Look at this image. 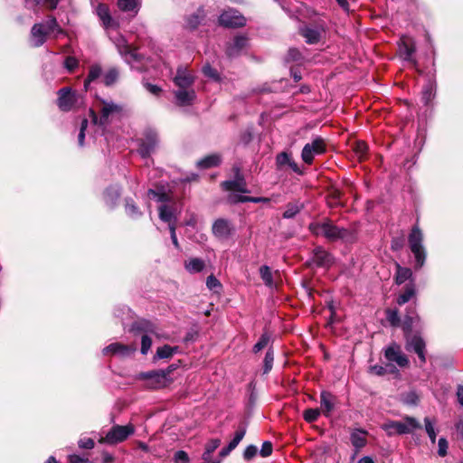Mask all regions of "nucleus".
<instances>
[{
	"instance_id": "obj_1",
	"label": "nucleus",
	"mask_w": 463,
	"mask_h": 463,
	"mask_svg": "<svg viewBox=\"0 0 463 463\" xmlns=\"http://www.w3.org/2000/svg\"><path fill=\"white\" fill-rule=\"evenodd\" d=\"M195 80L194 74L185 66H179L173 81L177 88L173 91L175 104L180 107L191 106L196 99L193 86Z\"/></svg>"
},
{
	"instance_id": "obj_2",
	"label": "nucleus",
	"mask_w": 463,
	"mask_h": 463,
	"mask_svg": "<svg viewBox=\"0 0 463 463\" xmlns=\"http://www.w3.org/2000/svg\"><path fill=\"white\" fill-rule=\"evenodd\" d=\"M309 231L316 236H323L330 241H353L355 235L353 231L339 227L330 220L309 224Z\"/></svg>"
},
{
	"instance_id": "obj_3",
	"label": "nucleus",
	"mask_w": 463,
	"mask_h": 463,
	"mask_svg": "<svg viewBox=\"0 0 463 463\" xmlns=\"http://www.w3.org/2000/svg\"><path fill=\"white\" fill-rule=\"evenodd\" d=\"M51 33L56 34L62 33L61 28L59 26L55 17H49L45 23H38L33 24L31 29L30 42L32 46L40 47L45 42L47 35Z\"/></svg>"
},
{
	"instance_id": "obj_4",
	"label": "nucleus",
	"mask_w": 463,
	"mask_h": 463,
	"mask_svg": "<svg viewBox=\"0 0 463 463\" xmlns=\"http://www.w3.org/2000/svg\"><path fill=\"white\" fill-rule=\"evenodd\" d=\"M388 436L412 433L421 428L420 423L413 417L406 416L402 421L389 420L382 425Z\"/></svg>"
},
{
	"instance_id": "obj_5",
	"label": "nucleus",
	"mask_w": 463,
	"mask_h": 463,
	"mask_svg": "<svg viewBox=\"0 0 463 463\" xmlns=\"http://www.w3.org/2000/svg\"><path fill=\"white\" fill-rule=\"evenodd\" d=\"M108 35L112 43L115 44L118 53L125 60L126 62L131 64L135 61H138L141 60V55L137 52V51L133 48L130 44H128L126 38L120 34L118 32L112 33L108 31Z\"/></svg>"
},
{
	"instance_id": "obj_6",
	"label": "nucleus",
	"mask_w": 463,
	"mask_h": 463,
	"mask_svg": "<svg viewBox=\"0 0 463 463\" xmlns=\"http://www.w3.org/2000/svg\"><path fill=\"white\" fill-rule=\"evenodd\" d=\"M408 241L410 249L415 258L416 269H420L425 263L426 251L422 244L423 233L419 226H413L409 235Z\"/></svg>"
},
{
	"instance_id": "obj_7",
	"label": "nucleus",
	"mask_w": 463,
	"mask_h": 463,
	"mask_svg": "<svg viewBox=\"0 0 463 463\" xmlns=\"http://www.w3.org/2000/svg\"><path fill=\"white\" fill-rule=\"evenodd\" d=\"M101 103L100 117L99 118L93 109H90V116L94 125L105 128L109 123L111 117L120 113L121 108L113 102L102 100Z\"/></svg>"
},
{
	"instance_id": "obj_8",
	"label": "nucleus",
	"mask_w": 463,
	"mask_h": 463,
	"mask_svg": "<svg viewBox=\"0 0 463 463\" xmlns=\"http://www.w3.org/2000/svg\"><path fill=\"white\" fill-rule=\"evenodd\" d=\"M172 372V368L167 370L152 371L148 373H142L138 378L146 381V386L150 389H159L166 386L170 383L168 377Z\"/></svg>"
},
{
	"instance_id": "obj_9",
	"label": "nucleus",
	"mask_w": 463,
	"mask_h": 463,
	"mask_svg": "<svg viewBox=\"0 0 463 463\" xmlns=\"http://www.w3.org/2000/svg\"><path fill=\"white\" fill-rule=\"evenodd\" d=\"M81 103V97L71 88H62L58 91L57 105L62 111H70Z\"/></svg>"
},
{
	"instance_id": "obj_10",
	"label": "nucleus",
	"mask_w": 463,
	"mask_h": 463,
	"mask_svg": "<svg viewBox=\"0 0 463 463\" xmlns=\"http://www.w3.org/2000/svg\"><path fill=\"white\" fill-rule=\"evenodd\" d=\"M326 152V142L320 137H315L311 143H307L304 146L301 152L302 160L311 165L316 156L322 155Z\"/></svg>"
},
{
	"instance_id": "obj_11",
	"label": "nucleus",
	"mask_w": 463,
	"mask_h": 463,
	"mask_svg": "<svg viewBox=\"0 0 463 463\" xmlns=\"http://www.w3.org/2000/svg\"><path fill=\"white\" fill-rule=\"evenodd\" d=\"M134 433V428L132 425L120 426L116 425L107 433L102 439V442L107 444H117L124 441L128 436Z\"/></svg>"
},
{
	"instance_id": "obj_12",
	"label": "nucleus",
	"mask_w": 463,
	"mask_h": 463,
	"mask_svg": "<svg viewBox=\"0 0 463 463\" xmlns=\"http://www.w3.org/2000/svg\"><path fill=\"white\" fill-rule=\"evenodd\" d=\"M158 144V137L156 131L148 129L140 140L138 154L143 158H147L156 149Z\"/></svg>"
},
{
	"instance_id": "obj_13",
	"label": "nucleus",
	"mask_w": 463,
	"mask_h": 463,
	"mask_svg": "<svg viewBox=\"0 0 463 463\" xmlns=\"http://www.w3.org/2000/svg\"><path fill=\"white\" fill-rule=\"evenodd\" d=\"M137 351L135 345H124L121 343H112L106 346L102 353L105 356H118L120 358H126L131 356Z\"/></svg>"
},
{
	"instance_id": "obj_14",
	"label": "nucleus",
	"mask_w": 463,
	"mask_h": 463,
	"mask_svg": "<svg viewBox=\"0 0 463 463\" xmlns=\"http://www.w3.org/2000/svg\"><path fill=\"white\" fill-rule=\"evenodd\" d=\"M219 22L225 27H241L245 24L246 20L238 11L228 9L220 15Z\"/></svg>"
},
{
	"instance_id": "obj_15",
	"label": "nucleus",
	"mask_w": 463,
	"mask_h": 463,
	"mask_svg": "<svg viewBox=\"0 0 463 463\" xmlns=\"http://www.w3.org/2000/svg\"><path fill=\"white\" fill-rule=\"evenodd\" d=\"M415 51L416 48L413 39L410 36L403 35L399 42V55L404 61H411L416 64V61L413 59Z\"/></svg>"
},
{
	"instance_id": "obj_16",
	"label": "nucleus",
	"mask_w": 463,
	"mask_h": 463,
	"mask_svg": "<svg viewBox=\"0 0 463 463\" xmlns=\"http://www.w3.org/2000/svg\"><path fill=\"white\" fill-rule=\"evenodd\" d=\"M212 230L215 237L221 240H225L233 233L234 226L231 221L220 218L213 222Z\"/></svg>"
},
{
	"instance_id": "obj_17",
	"label": "nucleus",
	"mask_w": 463,
	"mask_h": 463,
	"mask_svg": "<svg viewBox=\"0 0 463 463\" xmlns=\"http://www.w3.org/2000/svg\"><path fill=\"white\" fill-rule=\"evenodd\" d=\"M96 14L102 23L103 27L109 31L110 29L117 30L118 27V22H116L110 15L109 6L104 4H99L96 7Z\"/></svg>"
},
{
	"instance_id": "obj_18",
	"label": "nucleus",
	"mask_w": 463,
	"mask_h": 463,
	"mask_svg": "<svg viewBox=\"0 0 463 463\" xmlns=\"http://www.w3.org/2000/svg\"><path fill=\"white\" fill-rule=\"evenodd\" d=\"M406 349L415 352L420 362L425 363V342L419 335L408 336L406 339Z\"/></svg>"
},
{
	"instance_id": "obj_19",
	"label": "nucleus",
	"mask_w": 463,
	"mask_h": 463,
	"mask_svg": "<svg viewBox=\"0 0 463 463\" xmlns=\"http://www.w3.org/2000/svg\"><path fill=\"white\" fill-rule=\"evenodd\" d=\"M385 357L388 361L396 363L400 367H405L409 364L408 358L397 345H392L386 348Z\"/></svg>"
},
{
	"instance_id": "obj_20",
	"label": "nucleus",
	"mask_w": 463,
	"mask_h": 463,
	"mask_svg": "<svg viewBox=\"0 0 463 463\" xmlns=\"http://www.w3.org/2000/svg\"><path fill=\"white\" fill-rule=\"evenodd\" d=\"M247 44L248 39L245 36H236L232 42L228 44L226 53L229 57H235L246 48Z\"/></svg>"
},
{
	"instance_id": "obj_21",
	"label": "nucleus",
	"mask_w": 463,
	"mask_h": 463,
	"mask_svg": "<svg viewBox=\"0 0 463 463\" xmlns=\"http://www.w3.org/2000/svg\"><path fill=\"white\" fill-rule=\"evenodd\" d=\"M312 260L316 265L323 268L329 267L333 262V258L330 253L320 247L315 249Z\"/></svg>"
},
{
	"instance_id": "obj_22",
	"label": "nucleus",
	"mask_w": 463,
	"mask_h": 463,
	"mask_svg": "<svg viewBox=\"0 0 463 463\" xmlns=\"http://www.w3.org/2000/svg\"><path fill=\"white\" fill-rule=\"evenodd\" d=\"M300 33L309 44L317 43L321 37V30L316 27L305 26L300 29Z\"/></svg>"
},
{
	"instance_id": "obj_23",
	"label": "nucleus",
	"mask_w": 463,
	"mask_h": 463,
	"mask_svg": "<svg viewBox=\"0 0 463 463\" xmlns=\"http://www.w3.org/2000/svg\"><path fill=\"white\" fill-rule=\"evenodd\" d=\"M222 187L228 191H236L240 193H249L246 183L242 177H238L235 180L225 181L222 183Z\"/></svg>"
},
{
	"instance_id": "obj_24",
	"label": "nucleus",
	"mask_w": 463,
	"mask_h": 463,
	"mask_svg": "<svg viewBox=\"0 0 463 463\" xmlns=\"http://www.w3.org/2000/svg\"><path fill=\"white\" fill-rule=\"evenodd\" d=\"M321 410L326 416H329L335 408V398L327 392H322L320 395Z\"/></svg>"
},
{
	"instance_id": "obj_25",
	"label": "nucleus",
	"mask_w": 463,
	"mask_h": 463,
	"mask_svg": "<svg viewBox=\"0 0 463 463\" xmlns=\"http://www.w3.org/2000/svg\"><path fill=\"white\" fill-rule=\"evenodd\" d=\"M205 267V263L202 259L191 258L184 261V268L189 273H198Z\"/></svg>"
},
{
	"instance_id": "obj_26",
	"label": "nucleus",
	"mask_w": 463,
	"mask_h": 463,
	"mask_svg": "<svg viewBox=\"0 0 463 463\" xmlns=\"http://www.w3.org/2000/svg\"><path fill=\"white\" fill-rule=\"evenodd\" d=\"M366 431L356 430L351 434V442L356 449L364 448L366 444Z\"/></svg>"
},
{
	"instance_id": "obj_27",
	"label": "nucleus",
	"mask_w": 463,
	"mask_h": 463,
	"mask_svg": "<svg viewBox=\"0 0 463 463\" xmlns=\"http://www.w3.org/2000/svg\"><path fill=\"white\" fill-rule=\"evenodd\" d=\"M221 163L219 155H210L197 162V166L203 169L217 166Z\"/></svg>"
},
{
	"instance_id": "obj_28",
	"label": "nucleus",
	"mask_w": 463,
	"mask_h": 463,
	"mask_svg": "<svg viewBox=\"0 0 463 463\" xmlns=\"http://www.w3.org/2000/svg\"><path fill=\"white\" fill-rule=\"evenodd\" d=\"M120 196V189L118 186H110L105 192L104 198L109 206H114Z\"/></svg>"
},
{
	"instance_id": "obj_29",
	"label": "nucleus",
	"mask_w": 463,
	"mask_h": 463,
	"mask_svg": "<svg viewBox=\"0 0 463 463\" xmlns=\"http://www.w3.org/2000/svg\"><path fill=\"white\" fill-rule=\"evenodd\" d=\"M411 276H412V272L409 268H403V267H401L399 264H396L395 280L398 285L404 283Z\"/></svg>"
},
{
	"instance_id": "obj_30",
	"label": "nucleus",
	"mask_w": 463,
	"mask_h": 463,
	"mask_svg": "<svg viewBox=\"0 0 463 463\" xmlns=\"http://www.w3.org/2000/svg\"><path fill=\"white\" fill-rule=\"evenodd\" d=\"M204 17V12L203 9H198L196 13L191 14L186 19V26L190 29L196 28Z\"/></svg>"
},
{
	"instance_id": "obj_31",
	"label": "nucleus",
	"mask_w": 463,
	"mask_h": 463,
	"mask_svg": "<svg viewBox=\"0 0 463 463\" xmlns=\"http://www.w3.org/2000/svg\"><path fill=\"white\" fill-rule=\"evenodd\" d=\"M303 203H289L286 206V210L283 213V217L285 219H291L295 217L303 208Z\"/></svg>"
},
{
	"instance_id": "obj_32",
	"label": "nucleus",
	"mask_w": 463,
	"mask_h": 463,
	"mask_svg": "<svg viewBox=\"0 0 463 463\" xmlns=\"http://www.w3.org/2000/svg\"><path fill=\"white\" fill-rule=\"evenodd\" d=\"M140 0H118V5L122 11H135L137 13Z\"/></svg>"
},
{
	"instance_id": "obj_33",
	"label": "nucleus",
	"mask_w": 463,
	"mask_h": 463,
	"mask_svg": "<svg viewBox=\"0 0 463 463\" xmlns=\"http://www.w3.org/2000/svg\"><path fill=\"white\" fill-rule=\"evenodd\" d=\"M176 351L177 347H172L170 345H165L157 348L155 357L157 359L170 358Z\"/></svg>"
},
{
	"instance_id": "obj_34",
	"label": "nucleus",
	"mask_w": 463,
	"mask_h": 463,
	"mask_svg": "<svg viewBox=\"0 0 463 463\" xmlns=\"http://www.w3.org/2000/svg\"><path fill=\"white\" fill-rule=\"evenodd\" d=\"M101 75V68L99 65H93L90 67L87 79L84 82V88L87 90L90 83Z\"/></svg>"
},
{
	"instance_id": "obj_35",
	"label": "nucleus",
	"mask_w": 463,
	"mask_h": 463,
	"mask_svg": "<svg viewBox=\"0 0 463 463\" xmlns=\"http://www.w3.org/2000/svg\"><path fill=\"white\" fill-rule=\"evenodd\" d=\"M119 76V72L116 68H111L107 71L103 76L104 84L107 86H110L114 84Z\"/></svg>"
},
{
	"instance_id": "obj_36",
	"label": "nucleus",
	"mask_w": 463,
	"mask_h": 463,
	"mask_svg": "<svg viewBox=\"0 0 463 463\" xmlns=\"http://www.w3.org/2000/svg\"><path fill=\"white\" fill-rule=\"evenodd\" d=\"M159 217L162 221L170 223H175L173 220L175 219L174 213L171 208L166 205H161L159 207Z\"/></svg>"
},
{
	"instance_id": "obj_37",
	"label": "nucleus",
	"mask_w": 463,
	"mask_h": 463,
	"mask_svg": "<svg viewBox=\"0 0 463 463\" xmlns=\"http://www.w3.org/2000/svg\"><path fill=\"white\" fill-rule=\"evenodd\" d=\"M260 277L266 286L272 288L274 286L272 273L268 266H262L260 269Z\"/></svg>"
},
{
	"instance_id": "obj_38",
	"label": "nucleus",
	"mask_w": 463,
	"mask_h": 463,
	"mask_svg": "<svg viewBox=\"0 0 463 463\" xmlns=\"http://www.w3.org/2000/svg\"><path fill=\"white\" fill-rule=\"evenodd\" d=\"M125 208L127 214L133 219H136L142 214L132 200L126 201Z\"/></svg>"
},
{
	"instance_id": "obj_39",
	"label": "nucleus",
	"mask_w": 463,
	"mask_h": 463,
	"mask_svg": "<svg viewBox=\"0 0 463 463\" xmlns=\"http://www.w3.org/2000/svg\"><path fill=\"white\" fill-rule=\"evenodd\" d=\"M414 294L415 290L412 286L406 287L405 291L398 297L397 303L401 306L407 303Z\"/></svg>"
},
{
	"instance_id": "obj_40",
	"label": "nucleus",
	"mask_w": 463,
	"mask_h": 463,
	"mask_svg": "<svg viewBox=\"0 0 463 463\" xmlns=\"http://www.w3.org/2000/svg\"><path fill=\"white\" fill-rule=\"evenodd\" d=\"M286 61L288 62H289V61L301 62L303 61L302 53L296 48H290L288 52Z\"/></svg>"
},
{
	"instance_id": "obj_41",
	"label": "nucleus",
	"mask_w": 463,
	"mask_h": 463,
	"mask_svg": "<svg viewBox=\"0 0 463 463\" xmlns=\"http://www.w3.org/2000/svg\"><path fill=\"white\" fill-rule=\"evenodd\" d=\"M245 433H246L245 428H241L235 432L233 439L228 444V445H230V449H234L239 445V443L243 439Z\"/></svg>"
},
{
	"instance_id": "obj_42",
	"label": "nucleus",
	"mask_w": 463,
	"mask_h": 463,
	"mask_svg": "<svg viewBox=\"0 0 463 463\" xmlns=\"http://www.w3.org/2000/svg\"><path fill=\"white\" fill-rule=\"evenodd\" d=\"M424 422H425V430H426V432H427L430 439L431 440L432 443H435L437 434H436V431L434 429V423L430 420V418H425Z\"/></svg>"
},
{
	"instance_id": "obj_43",
	"label": "nucleus",
	"mask_w": 463,
	"mask_h": 463,
	"mask_svg": "<svg viewBox=\"0 0 463 463\" xmlns=\"http://www.w3.org/2000/svg\"><path fill=\"white\" fill-rule=\"evenodd\" d=\"M434 97L433 87L428 84L423 88L421 99L425 105L429 104Z\"/></svg>"
},
{
	"instance_id": "obj_44",
	"label": "nucleus",
	"mask_w": 463,
	"mask_h": 463,
	"mask_svg": "<svg viewBox=\"0 0 463 463\" xmlns=\"http://www.w3.org/2000/svg\"><path fill=\"white\" fill-rule=\"evenodd\" d=\"M291 156L287 152L279 153L276 157V164L279 168H283L288 165L289 161L291 160Z\"/></svg>"
},
{
	"instance_id": "obj_45",
	"label": "nucleus",
	"mask_w": 463,
	"mask_h": 463,
	"mask_svg": "<svg viewBox=\"0 0 463 463\" xmlns=\"http://www.w3.org/2000/svg\"><path fill=\"white\" fill-rule=\"evenodd\" d=\"M220 439H212L206 446L205 452L203 453V459L207 460L211 454L220 446Z\"/></svg>"
},
{
	"instance_id": "obj_46",
	"label": "nucleus",
	"mask_w": 463,
	"mask_h": 463,
	"mask_svg": "<svg viewBox=\"0 0 463 463\" xmlns=\"http://www.w3.org/2000/svg\"><path fill=\"white\" fill-rule=\"evenodd\" d=\"M320 415V411L318 409H307L304 411L303 417L307 422H314L317 420Z\"/></svg>"
},
{
	"instance_id": "obj_47",
	"label": "nucleus",
	"mask_w": 463,
	"mask_h": 463,
	"mask_svg": "<svg viewBox=\"0 0 463 463\" xmlns=\"http://www.w3.org/2000/svg\"><path fill=\"white\" fill-rule=\"evenodd\" d=\"M273 361H274V354H273V352L269 349L266 353L265 358H264V368H263L264 373H268L272 369Z\"/></svg>"
},
{
	"instance_id": "obj_48",
	"label": "nucleus",
	"mask_w": 463,
	"mask_h": 463,
	"mask_svg": "<svg viewBox=\"0 0 463 463\" xmlns=\"http://www.w3.org/2000/svg\"><path fill=\"white\" fill-rule=\"evenodd\" d=\"M269 341V336L267 334H263L261 335V337L260 338V340L254 345L253 351L255 353L260 352V350H262L264 347L267 346Z\"/></svg>"
},
{
	"instance_id": "obj_49",
	"label": "nucleus",
	"mask_w": 463,
	"mask_h": 463,
	"mask_svg": "<svg viewBox=\"0 0 463 463\" xmlns=\"http://www.w3.org/2000/svg\"><path fill=\"white\" fill-rule=\"evenodd\" d=\"M151 345H152L151 338L146 334H144L141 337V353L143 354H146L147 352L149 351Z\"/></svg>"
},
{
	"instance_id": "obj_50",
	"label": "nucleus",
	"mask_w": 463,
	"mask_h": 463,
	"mask_svg": "<svg viewBox=\"0 0 463 463\" xmlns=\"http://www.w3.org/2000/svg\"><path fill=\"white\" fill-rule=\"evenodd\" d=\"M206 286L210 290H216L222 288V284L213 275L207 277Z\"/></svg>"
},
{
	"instance_id": "obj_51",
	"label": "nucleus",
	"mask_w": 463,
	"mask_h": 463,
	"mask_svg": "<svg viewBox=\"0 0 463 463\" xmlns=\"http://www.w3.org/2000/svg\"><path fill=\"white\" fill-rule=\"evenodd\" d=\"M203 72L205 76L218 80H219V74L215 69H213L211 65L206 64L203 67Z\"/></svg>"
},
{
	"instance_id": "obj_52",
	"label": "nucleus",
	"mask_w": 463,
	"mask_h": 463,
	"mask_svg": "<svg viewBox=\"0 0 463 463\" xmlns=\"http://www.w3.org/2000/svg\"><path fill=\"white\" fill-rule=\"evenodd\" d=\"M228 201L231 203H246V202H250V196L237 194H231L228 196Z\"/></svg>"
},
{
	"instance_id": "obj_53",
	"label": "nucleus",
	"mask_w": 463,
	"mask_h": 463,
	"mask_svg": "<svg viewBox=\"0 0 463 463\" xmlns=\"http://www.w3.org/2000/svg\"><path fill=\"white\" fill-rule=\"evenodd\" d=\"M402 401L406 404H416L418 396L414 392H410L402 395Z\"/></svg>"
},
{
	"instance_id": "obj_54",
	"label": "nucleus",
	"mask_w": 463,
	"mask_h": 463,
	"mask_svg": "<svg viewBox=\"0 0 463 463\" xmlns=\"http://www.w3.org/2000/svg\"><path fill=\"white\" fill-rule=\"evenodd\" d=\"M448 448H449V444H448V441L445 438H440L439 439V450H438V454L440 456V457H445L448 453Z\"/></svg>"
},
{
	"instance_id": "obj_55",
	"label": "nucleus",
	"mask_w": 463,
	"mask_h": 463,
	"mask_svg": "<svg viewBox=\"0 0 463 463\" xmlns=\"http://www.w3.org/2000/svg\"><path fill=\"white\" fill-rule=\"evenodd\" d=\"M387 319L392 326H398L400 323V317L398 311L389 310L387 312Z\"/></svg>"
},
{
	"instance_id": "obj_56",
	"label": "nucleus",
	"mask_w": 463,
	"mask_h": 463,
	"mask_svg": "<svg viewBox=\"0 0 463 463\" xmlns=\"http://www.w3.org/2000/svg\"><path fill=\"white\" fill-rule=\"evenodd\" d=\"M78 60L72 56L67 57L64 61V66L70 71H73L78 66Z\"/></svg>"
},
{
	"instance_id": "obj_57",
	"label": "nucleus",
	"mask_w": 463,
	"mask_h": 463,
	"mask_svg": "<svg viewBox=\"0 0 463 463\" xmlns=\"http://www.w3.org/2000/svg\"><path fill=\"white\" fill-rule=\"evenodd\" d=\"M87 127H88V120L87 119H83L82 122H81L80 133H79V136H78V143H79V145L80 146H82L83 144H84L85 129L87 128Z\"/></svg>"
},
{
	"instance_id": "obj_58",
	"label": "nucleus",
	"mask_w": 463,
	"mask_h": 463,
	"mask_svg": "<svg viewBox=\"0 0 463 463\" xmlns=\"http://www.w3.org/2000/svg\"><path fill=\"white\" fill-rule=\"evenodd\" d=\"M148 195L149 196H153V198H155L156 201L158 202H165V201H168V195L165 193H158V192H156L155 190H152L150 189L148 191Z\"/></svg>"
},
{
	"instance_id": "obj_59",
	"label": "nucleus",
	"mask_w": 463,
	"mask_h": 463,
	"mask_svg": "<svg viewBox=\"0 0 463 463\" xmlns=\"http://www.w3.org/2000/svg\"><path fill=\"white\" fill-rule=\"evenodd\" d=\"M354 151L359 158H362L366 151H367V146L364 142H357L354 147Z\"/></svg>"
},
{
	"instance_id": "obj_60",
	"label": "nucleus",
	"mask_w": 463,
	"mask_h": 463,
	"mask_svg": "<svg viewBox=\"0 0 463 463\" xmlns=\"http://www.w3.org/2000/svg\"><path fill=\"white\" fill-rule=\"evenodd\" d=\"M257 450L258 449H257V448L255 446H253V445L248 446L245 449L244 453H243L244 458L247 459V460L251 459L257 454Z\"/></svg>"
},
{
	"instance_id": "obj_61",
	"label": "nucleus",
	"mask_w": 463,
	"mask_h": 463,
	"mask_svg": "<svg viewBox=\"0 0 463 463\" xmlns=\"http://www.w3.org/2000/svg\"><path fill=\"white\" fill-rule=\"evenodd\" d=\"M417 317H413L412 315H407L404 318V321H403V329L404 331L406 332H410L411 330V327H412V325L414 323V319L416 318Z\"/></svg>"
},
{
	"instance_id": "obj_62",
	"label": "nucleus",
	"mask_w": 463,
	"mask_h": 463,
	"mask_svg": "<svg viewBox=\"0 0 463 463\" xmlns=\"http://www.w3.org/2000/svg\"><path fill=\"white\" fill-rule=\"evenodd\" d=\"M189 458L186 452L183 450H179L175 454V463H186L188 462Z\"/></svg>"
},
{
	"instance_id": "obj_63",
	"label": "nucleus",
	"mask_w": 463,
	"mask_h": 463,
	"mask_svg": "<svg viewBox=\"0 0 463 463\" xmlns=\"http://www.w3.org/2000/svg\"><path fill=\"white\" fill-rule=\"evenodd\" d=\"M262 457H268L272 453V444L269 441H265L260 451Z\"/></svg>"
},
{
	"instance_id": "obj_64",
	"label": "nucleus",
	"mask_w": 463,
	"mask_h": 463,
	"mask_svg": "<svg viewBox=\"0 0 463 463\" xmlns=\"http://www.w3.org/2000/svg\"><path fill=\"white\" fill-rule=\"evenodd\" d=\"M144 87L147 91H149L151 94L158 96L160 92L162 91L161 88L157 85L151 84L148 82L144 83Z\"/></svg>"
}]
</instances>
